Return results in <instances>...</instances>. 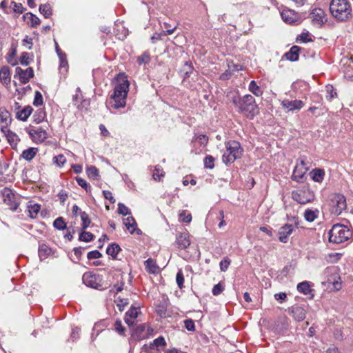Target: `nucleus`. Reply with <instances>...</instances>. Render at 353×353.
<instances>
[{"instance_id":"f257e3e1","label":"nucleus","mask_w":353,"mask_h":353,"mask_svg":"<svg viewBox=\"0 0 353 353\" xmlns=\"http://www.w3.org/2000/svg\"><path fill=\"white\" fill-rule=\"evenodd\" d=\"M232 103L239 113L243 114L249 119H252L259 113L255 99L250 94L243 97H234Z\"/></svg>"},{"instance_id":"f03ea898","label":"nucleus","mask_w":353,"mask_h":353,"mask_svg":"<svg viewBox=\"0 0 353 353\" xmlns=\"http://www.w3.org/2000/svg\"><path fill=\"white\" fill-rule=\"evenodd\" d=\"M330 11L333 17L340 21H347L352 17V8L347 0H332Z\"/></svg>"},{"instance_id":"7ed1b4c3","label":"nucleus","mask_w":353,"mask_h":353,"mask_svg":"<svg viewBox=\"0 0 353 353\" xmlns=\"http://www.w3.org/2000/svg\"><path fill=\"white\" fill-rule=\"evenodd\" d=\"M328 234L330 242L339 244L350 239L352 236V232L345 225L336 224L332 226Z\"/></svg>"},{"instance_id":"20e7f679","label":"nucleus","mask_w":353,"mask_h":353,"mask_svg":"<svg viewBox=\"0 0 353 353\" xmlns=\"http://www.w3.org/2000/svg\"><path fill=\"white\" fill-rule=\"evenodd\" d=\"M128 89L129 82L128 80H125L115 86L114 89V94L112 96L114 101L112 106L115 109L125 107Z\"/></svg>"},{"instance_id":"39448f33","label":"nucleus","mask_w":353,"mask_h":353,"mask_svg":"<svg viewBox=\"0 0 353 353\" xmlns=\"http://www.w3.org/2000/svg\"><path fill=\"white\" fill-rule=\"evenodd\" d=\"M226 151L223 154V161L225 164L232 163L241 158L243 149L236 141H229L225 143Z\"/></svg>"},{"instance_id":"423d86ee","label":"nucleus","mask_w":353,"mask_h":353,"mask_svg":"<svg viewBox=\"0 0 353 353\" xmlns=\"http://www.w3.org/2000/svg\"><path fill=\"white\" fill-rule=\"evenodd\" d=\"M83 283L92 288L104 290L108 288L106 285H104L102 277L92 272H85L82 276Z\"/></svg>"},{"instance_id":"0eeeda50","label":"nucleus","mask_w":353,"mask_h":353,"mask_svg":"<svg viewBox=\"0 0 353 353\" xmlns=\"http://www.w3.org/2000/svg\"><path fill=\"white\" fill-rule=\"evenodd\" d=\"M3 202L12 211H16L19 206L20 198L16 196L12 191L7 188L1 190Z\"/></svg>"},{"instance_id":"6e6552de","label":"nucleus","mask_w":353,"mask_h":353,"mask_svg":"<svg viewBox=\"0 0 353 353\" xmlns=\"http://www.w3.org/2000/svg\"><path fill=\"white\" fill-rule=\"evenodd\" d=\"M332 213L335 215L341 214L347 208L345 197L341 194H335L330 200Z\"/></svg>"},{"instance_id":"1a4fd4ad","label":"nucleus","mask_w":353,"mask_h":353,"mask_svg":"<svg viewBox=\"0 0 353 353\" xmlns=\"http://www.w3.org/2000/svg\"><path fill=\"white\" fill-rule=\"evenodd\" d=\"M292 196L294 201L300 204H306L312 201L314 199L313 192L308 188L293 191Z\"/></svg>"},{"instance_id":"9d476101","label":"nucleus","mask_w":353,"mask_h":353,"mask_svg":"<svg viewBox=\"0 0 353 353\" xmlns=\"http://www.w3.org/2000/svg\"><path fill=\"white\" fill-rule=\"evenodd\" d=\"M307 170L308 168L305 165V160L302 158L299 159L293 171L292 180L296 182H302Z\"/></svg>"},{"instance_id":"9b49d317","label":"nucleus","mask_w":353,"mask_h":353,"mask_svg":"<svg viewBox=\"0 0 353 353\" xmlns=\"http://www.w3.org/2000/svg\"><path fill=\"white\" fill-rule=\"evenodd\" d=\"M310 18L314 26L321 27L327 21L326 14L321 8H314L310 12Z\"/></svg>"},{"instance_id":"f8f14e48","label":"nucleus","mask_w":353,"mask_h":353,"mask_svg":"<svg viewBox=\"0 0 353 353\" xmlns=\"http://www.w3.org/2000/svg\"><path fill=\"white\" fill-rule=\"evenodd\" d=\"M34 77V71L32 68H28L23 70L20 67H17L15 69L14 78L18 77L20 82L23 84L27 83L31 78Z\"/></svg>"},{"instance_id":"ddd939ff","label":"nucleus","mask_w":353,"mask_h":353,"mask_svg":"<svg viewBox=\"0 0 353 353\" xmlns=\"http://www.w3.org/2000/svg\"><path fill=\"white\" fill-rule=\"evenodd\" d=\"M281 16L283 21L288 24H298L300 22L299 14L291 9H283Z\"/></svg>"},{"instance_id":"4468645a","label":"nucleus","mask_w":353,"mask_h":353,"mask_svg":"<svg viewBox=\"0 0 353 353\" xmlns=\"http://www.w3.org/2000/svg\"><path fill=\"white\" fill-rule=\"evenodd\" d=\"M281 105L288 112H294L301 110L303 107L304 103L301 100L284 99L281 101Z\"/></svg>"},{"instance_id":"2eb2a0df","label":"nucleus","mask_w":353,"mask_h":353,"mask_svg":"<svg viewBox=\"0 0 353 353\" xmlns=\"http://www.w3.org/2000/svg\"><path fill=\"white\" fill-rule=\"evenodd\" d=\"M28 133L37 143H42L48 137L47 132L41 128H31Z\"/></svg>"},{"instance_id":"dca6fc26","label":"nucleus","mask_w":353,"mask_h":353,"mask_svg":"<svg viewBox=\"0 0 353 353\" xmlns=\"http://www.w3.org/2000/svg\"><path fill=\"white\" fill-rule=\"evenodd\" d=\"M293 230L294 226L292 224H285L279 230V240L282 243H287Z\"/></svg>"},{"instance_id":"f3484780","label":"nucleus","mask_w":353,"mask_h":353,"mask_svg":"<svg viewBox=\"0 0 353 353\" xmlns=\"http://www.w3.org/2000/svg\"><path fill=\"white\" fill-rule=\"evenodd\" d=\"M1 130L6 135L8 141L13 149H16L17 146V143L19 141V137L12 132L11 130L6 128L4 125H1Z\"/></svg>"},{"instance_id":"a211bd4d","label":"nucleus","mask_w":353,"mask_h":353,"mask_svg":"<svg viewBox=\"0 0 353 353\" xmlns=\"http://www.w3.org/2000/svg\"><path fill=\"white\" fill-rule=\"evenodd\" d=\"M166 346V341L163 336H159L156 339H154L152 343L149 344L148 346L145 345V348H148L150 350H157V351L163 350Z\"/></svg>"},{"instance_id":"6ab92c4d","label":"nucleus","mask_w":353,"mask_h":353,"mask_svg":"<svg viewBox=\"0 0 353 353\" xmlns=\"http://www.w3.org/2000/svg\"><path fill=\"white\" fill-rule=\"evenodd\" d=\"M11 81L10 70L8 66L3 65L0 69V82L8 87Z\"/></svg>"},{"instance_id":"aec40b11","label":"nucleus","mask_w":353,"mask_h":353,"mask_svg":"<svg viewBox=\"0 0 353 353\" xmlns=\"http://www.w3.org/2000/svg\"><path fill=\"white\" fill-rule=\"evenodd\" d=\"M12 121L10 112L5 108H0V126L4 125L5 129L10 124Z\"/></svg>"},{"instance_id":"412c9836","label":"nucleus","mask_w":353,"mask_h":353,"mask_svg":"<svg viewBox=\"0 0 353 353\" xmlns=\"http://www.w3.org/2000/svg\"><path fill=\"white\" fill-rule=\"evenodd\" d=\"M41 210V205L34 203L32 201H30L28 202L27 205V212L28 213V216L34 219L37 217L38 213Z\"/></svg>"},{"instance_id":"4be33fe9","label":"nucleus","mask_w":353,"mask_h":353,"mask_svg":"<svg viewBox=\"0 0 353 353\" xmlns=\"http://www.w3.org/2000/svg\"><path fill=\"white\" fill-rule=\"evenodd\" d=\"M138 316V308L131 307L130 310L125 313V322L128 325L134 324V320Z\"/></svg>"},{"instance_id":"5701e85b","label":"nucleus","mask_w":353,"mask_h":353,"mask_svg":"<svg viewBox=\"0 0 353 353\" xmlns=\"http://www.w3.org/2000/svg\"><path fill=\"white\" fill-rule=\"evenodd\" d=\"M178 248L180 249H185L190 245L189 236L187 233L179 234L176 238Z\"/></svg>"},{"instance_id":"b1692460","label":"nucleus","mask_w":353,"mask_h":353,"mask_svg":"<svg viewBox=\"0 0 353 353\" xmlns=\"http://www.w3.org/2000/svg\"><path fill=\"white\" fill-rule=\"evenodd\" d=\"M33 109L31 106L28 105L23 108L22 110H19L16 114V117L21 121H25L28 119L29 116L31 114Z\"/></svg>"},{"instance_id":"393cba45","label":"nucleus","mask_w":353,"mask_h":353,"mask_svg":"<svg viewBox=\"0 0 353 353\" xmlns=\"http://www.w3.org/2000/svg\"><path fill=\"white\" fill-rule=\"evenodd\" d=\"M292 314L293 317L297 321H301L305 318V310L299 306H295L292 308Z\"/></svg>"},{"instance_id":"a878e982","label":"nucleus","mask_w":353,"mask_h":353,"mask_svg":"<svg viewBox=\"0 0 353 353\" xmlns=\"http://www.w3.org/2000/svg\"><path fill=\"white\" fill-rule=\"evenodd\" d=\"M37 152L38 149L37 148H29L23 151L21 157L25 160L30 161L34 158Z\"/></svg>"},{"instance_id":"bb28decb","label":"nucleus","mask_w":353,"mask_h":353,"mask_svg":"<svg viewBox=\"0 0 353 353\" xmlns=\"http://www.w3.org/2000/svg\"><path fill=\"white\" fill-rule=\"evenodd\" d=\"M299 50H300L299 47H298L296 46H294L290 48L289 52L285 53V56L286 59L290 61H297L299 59Z\"/></svg>"},{"instance_id":"cd10ccee","label":"nucleus","mask_w":353,"mask_h":353,"mask_svg":"<svg viewBox=\"0 0 353 353\" xmlns=\"http://www.w3.org/2000/svg\"><path fill=\"white\" fill-rule=\"evenodd\" d=\"M123 224L126 227V228L129 230V232L132 234L136 230L137 223L134 219L132 216H128L127 218L123 219Z\"/></svg>"},{"instance_id":"c85d7f7f","label":"nucleus","mask_w":353,"mask_h":353,"mask_svg":"<svg viewBox=\"0 0 353 353\" xmlns=\"http://www.w3.org/2000/svg\"><path fill=\"white\" fill-rule=\"evenodd\" d=\"M297 290L305 295H309L313 291L310 288V285L308 281H303L299 283L297 285Z\"/></svg>"},{"instance_id":"c756f323","label":"nucleus","mask_w":353,"mask_h":353,"mask_svg":"<svg viewBox=\"0 0 353 353\" xmlns=\"http://www.w3.org/2000/svg\"><path fill=\"white\" fill-rule=\"evenodd\" d=\"M121 250L120 246L117 243L110 244L106 249L107 254L111 256L113 259H117V256Z\"/></svg>"},{"instance_id":"7c9ffc66","label":"nucleus","mask_w":353,"mask_h":353,"mask_svg":"<svg viewBox=\"0 0 353 353\" xmlns=\"http://www.w3.org/2000/svg\"><path fill=\"white\" fill-rule=\"evenodd\" d=\"M312 179L316 182H322L324 178L325 172L321 169L316 168L310 172Z\"/></svg>"},{"instance_id":"2f4dec72","label":"nucleus","mask_w":353,"mask_h":353,"mask_svg":"<svg viewBox=\"0 0 353 353\" xmlns=\"http://www.w3.org/2000/svg\"><path fill=\"white\" fill-rule=\"evenodd\" d=\"M146 270L151 274H154L158 271V266L156 262L151 258L145 261Z\"/></svg>"},{"instance_id":"473e14b6","label":"nucleus","mask_w":353,"mask_h":353,"mask_svg":"<svg viewBox=\"0 0 353 353\" xmlns=\"http://www.w3.org/2000/svg\"><path fill=\"white\" fill-rule=\"evenodd\" d=\"M24 19L27 20L28 23H30L31 27H36L39 25L40 19L32 13L28 12L23 16Z\"/></svg>"},{"instance_id":"72a5a7b5","label":"nucleus","mask_w":353,"mask_h":353,"mask_svg":"<svg viewBox=\"0 0 353 353\" xmlns=\"http://www.w3.org/2000/svg\"><path fill=\"white\" fill-rule=\"evenodd\" d=\"M319 210H310L307 209L304 212V217L306 221L309 222L314 221L318 216L319 214Z\"/></svg>"},{"instance_id":"f704fd0d","label":"nucleus","mask_w":353,"mask_h":353,"mask_svg":"<svg viewBox=\"0 0 353 353\" xmlns=\"http://www.w3.org/2000/svg\"><path fill=\"white\" fill-rule=\"evenodd\" d=\"M327 281L332 283L334 288L336 290H339L341 288V278L338 274H335L328 278Z\"/></svg>"},{"instance_id":"c9c22d12","label":"nucleus","mask_w":353,"mask_h":353,"mask_svg":"<svg viewBox=\"0 0 353 353\" xmlns=\"http://www.w3.org/2000/svg\"><path fill=\"white\" fill-rule=\"evenodd\" d=\"M248 90L250 92H251L257 97L261 96L263 94V91L261 90V88L259 85H257L255 81H252L250 83Z\"/></svg>"},{"instance_id":"e433bc0d","label":"nucleus","mask_w":353,"mask_h":353,"mask_svg":"<svg viewBox=\"0 0 353 353\" xmlns=\"http://www.w3.org/2000/svg\"><path fill=\"white\" fill-rule=\"evenodd\" d=\"M45 118H46V112L42 108L37 110V112L33 115V119L36 123H41L44 120Z\"/></svg>"},{"instance_id":"4c0bfd02","label":"nucleus","mask_w":353,"mask_h":353,"mask_svg":"<svg viewBox=\"0 0 353 353\" xmlns=\"http://www.w3.org/2000/svg\"><path fill=\"white\" fill-rule=\"evenodd\" d=\"M39 10L40 13L46 19L52 15V9L49 4H41Z\"/></svg>"},{"instance_id":"58836bf2","label":"nucleus","mask_w":353,"mask_h":353,"mask_svg":"<svg viewBox=\"0 0 353 353\" xmlns=\"http://www.w3.org/2000/svg\"><path fill=\"white\" fill-rule=\"evenodd\" d=\"M150 61V54L149 52H144L141 56L137 59V62L139 65L148 63Z\"/></svg>"},{"instance_id":"ea45409f","label":"nucleus","mask_w":353,"mask_h":353,"mask_svg":"<svg viewBox=\"0 0 353 353\" xmlns=\"http://www.w3.org/2000/svg\"><path fill=\"white\" fill-rule=\"evenodd\" d=\"M94 235L89 232H86L82 230V232L79 234V240L84 242H90L92 241Z\"/></svg>"},{"instance_id":"a19ab883","label":"nucleus","mask_w":353,"mask_h":353,"mask_svg":"<svg viewBox=\"0 0 353 353\" xmlns=\"http://www.w3.org/2000/svg\"><path fill=\"white\" fill-rule=\"evenodd\" d=\"M53 226L59 230H63L66 228V223H65L63 218L61 216H59L54 221Z\"/></svg>"},{"instance_id":"79ce46f5","label":"nucleus","mask_w":353,"mask_h":353,"mask_svg":"<svg viewBox=\"0 0 353 353\" xmlns=\"http://www.w3.org/2000/svg\"><path fill=\"white\" fill-rule=\"evenodd\" d=\"M80 216L82 221V230H85V229L90 224V220L89 219L88 214L85 212H81Z\"/></svg>"},{"instance_id":"37998d69","label":"nucleus","mask_w":353,"mask_h":353,"mask_svg":"<svg viewBox=\"0 0 353 353\" xmlns=\"http://www.w3.org/2000/svg\"><path fill=\"white\" fill-rule=\"evenodd\" d=\"M165 174V172H163V169L159 166L157 165L155 166V168L153 172V179L154 180H160L161 177H163Z\"/></svg>"},{"instance_id":"c03bdc74","label":"nucleus","mask_w":353,"mask_h":353,"mask_svg":"<svg viewBox=\"0 0 353 353\" xmlns=\"http://www.w3.org/2000/svg\"><path fill=\"white\" fill-rule=\"evenodd\" d=\"M66 162V159L63 154H59L53 157V163L58 167H62Z\"/></svg>"},{"instance_id":"a18cd8bd","label":"nucleus","mask_w":353,"mask_h":353,"mask_svg":"<svg viewBox=\"0 0 353 353\" xmlns=\"http://www.w3.org/2000/svg\"><path fill=\"white\" fill-rule=\"evenodd\" d=\"M204 166L205 168H208V169H212L214 168V158L211 156V155H208L205 159H204Z\"/></svg>"},{"instance_id":"49530a36","label":"nucleus","mask_w":353,"mask_h":353,"mask_svg":"<svg viewBox=\"0 0 353 353\" xmlns=\"http://www.w3.org/2000/svg\"><path fill=\"white\" fill-rule=\"evenodd\" d=\"M87 174L89 178L95 179L99 176V171L94 166L89 167L86 170Z\"/></svg>"},{"instance_id":"de8ad7c7","label":"nucleus","mask_w":353,"mask_h":353,"mask_svg":"<svg viewBox=\"0 0 353 353\" xmlns=\"http://www.w3.org/2000/svg\"><path fill=\"white\" fill-rule=\"evenodd\" d=\"M118 213L123 216L130 214V210L125 206L123 203H119L118 204Z\"/></svg>"},{"instance_id":"09e8293b","label":"nucleus","mask_w":353,"mask_h":353,"mask_svg":"<svg viewBox=\"0 0 353 353\" xmlns=\"http://www.w3.org/2000/svg\"><path fill=\"white\" fill-rule=\"evenodd\" d=\"M176 282L180 289L183 288L184 276L181 270H179L176 274Z\"/></svg>"},{"instance_id":"8fccbe9b","label":"nucleus","mask_w":353,"mask_h":353,"mask_svg":"<svg viewBox=\"0 0 353 353\" xmlns=\"http://www.w3.org/2000/svg\"><path fill=\"white\" fill-rule=\"evenodd\" d=\"M231 263V260L228 257H224L223 260L221 261L219 265H220V270L222 272H225L230 264Z\"/></svg>"},{"instance_id":"3c124183","label":"nucleus","mask_w":353,"mask_h":353,"mask_svg":"<svg viewBox=\"0 0 353 353\" xmlns=\"http://www.w3.org/2000/svg\"><path fill=\"white\" fill-rule=\"evenodd\" d=\"M50 249L45 245L40 246L39 248V256L41 259H43V258L45 259L46 256L50 254Z\"/></svg>"},{"instance_id":"603ef678","label":"nucleus","mask_w":353,"mask_h":353,"mask_svg":"<svg viewBox=\"0 0 353 353\" xmlns=\"http://www.w3.org/2000/svg\"><path fill=\"white\" fill-rule=\"evenodd\" d=\"M43 96L39 91H36L34 94V99L33 104L36 106H39L43 104Z\"/></svg>"},{"instance_id":"864d4df0","label":"nucleus","mask_w":353,"mask_h":353,"mask_svg":"<svg viewBox=\"0 0 353 353\" xmlns=\"http://www.w3.org/2000/svg\"><path fill=\"white\" fill-rule=\"evenodd\" d=\"M30 59L29 54L28 52H23L20 57V63L27 66L30 63Z\"/></svg>"},{"instance_id":"5fc2aeb1","label":"nucleus","mask_w":353,"mask_h":353,"mask_svg":"<svg viewBox=\"0 0 353 353\" xmlns=\"http://www.w3.org/2000/svg\"><path fill=\"white\" fill-rule=\"evenodd\" d=\"M326 92H327V98L330 100L332 99L335 96H336V92L335 89L332 85H327L326 86Z\"/></svg>"},{"instance_id":"6e6d98bb","label":"nucleus","mask_w":353,"mask_h":353,"mask_svg":"<svg viewBox=\"0 0 353 353\" xmlns=\"http://www.w3.org/2000/svg\"><path fill=\"white\" fill-rule=\"evenodd\" d=\"M184 325H185V327L188 331H194L195 330L194 322L192 319H189L185 320Z\"/></svg>"},{"instance_id":"4d7b16f0","label":"nucleus","mask_w":353,"mask_h":353,"mask_svg":"<svg viewBox=\"0 0 353 353\" xmlns=\"http://www.w3.org/2000/svg\"><path fill=\"white\" fill-rule=\"evenodd\" d=\"M76 181L79 186L84 188L86 191L88 190V189H90V186L88 185V183L86 182V181L81 177H77L76 179Z\"/></svg>"},{"instance_id":"13d9d810","label":"nucleus","mask_w":353,"mask_h":353,"mask_svg":"<svg viewBox=\"0 0 353 353\" xmlns=\"http://www.w3.org/2000/svg\"><path fill=\"white\" fill-rule=\"evenodd\" d=\"M16 51L13 50L8 55L7 59L8 62L12 65H15L17 63V61L15 59Z\"/></svg>"},{"instance_id":"bf43d9fd","label":"nucleus","mask_w":353,"mask_h":353,"mask_svg":"<svg viewBox=\"0 0 353 353\" xmlns=\"http://www.w3.org/2000/svg\"><path fill=\"white\" fill-rule=\"evenodd\" d=\"M102 254L101 252H99L98 250H93L91 252H89L87 254V257L89 260L94 259H99L101 257Z\"/></svg>"},{"instance_id":"052dcab7","label":"nucleus","mask_w":353,"mask_h":353,"mask_svg":"<svg viewBox=\"0 0 353 353\" xmlns=\"http://www.w3.org/2000/svg\"><path fill=\"white\" fill-rule=\"evenodd\" d=\"M309 33L308 32H303L297 37V41H301L303 43H307L309 41H312V39L309 38Z\"/></svg>"},{"instance_id":"680f3d73","label":"nucleus","mask_w":353,"mask_h":353,"mask_svg":"<svg viewBox=\"0 0 353 353\" xmlns=\"http://www.w3.org/2000/svg\"><path fill=\"white\" fill-rule=\"evenodd\" d=\"M180 219L185 223H190L192 220L190 214H185V211H182L179 214Z\"/></svg>"},{"instance_id":"e2e57ef3","label":"nucleus","mask_w":353,"mask_h":353,"mask_svg":"<svg viewBox=\"0 0 353 353\" xmlns=\"http://www.w3.org/2000/svg\"><path fill=\"white\" fill-rule=\"evenodd\" d=\"M12 3L14 5L13 10H14V12H17L19 14H21L23 12L25 8H23V6H22L21 3H16L14 1H12Z\"/></svg>"},{"instance_id":"0e129e2a","label":"nucleus","mask_w":353,"mask_h":353,"mask_svg":"<svg viewBox=\"0 0 353 353\" xmlns=\"http://www.w3.org/2000/svg\"><path fill=\"white\" fill-rule=\"evenodd\" d=\"M223 287L222 286V285L221 283H218L213 287L212 292L213 295L217 296L223 292Z\"/></svg>"},{"instance_id":"69168bd1","label":"nucleus","mask_w":353,"mask_h":353,"mask_svg":"<svg viewBox=\"0 0 353 353\" xmlns=\"http://www.w3.org/2000/svg\"><path fill=\"white\" fill-rule=\"evenodd\" d=\"M115 330L120 334H123L125 331V328L122 325L121 321L117 320L114 323Z\"/></svg>"},{"instance_id":"338daca9","label":"nucleus","mask_w":353,"mask_h":353,"mask_svg":"<svg viewBox=\"0 0 353 353\" xmlns=\"http://www.w3.org/2000/svg\"><path fill=\"white\" fill-rule=\"evenodd\" d=\"M103 194L104 197L106 199L109 200L111 203H114L115 202V199H114V196H112V194L110 191L103 190Z\"/></svg>"},{"instance_id":"774afa93","label":"nucleus","mask_w":353,"mask_h":353,"mask_svg":"<svg viewBox=\"0 0 353 353\" xmlns=\"http://www.w3.org/2000/svg\"><path fill=\"white\" fill-rule=\"evenodd\" d=\"M196 140L199 142L201 145H206L208 141V138L205 134H200L197 137Z\"/></svg>"}]
</instances>
